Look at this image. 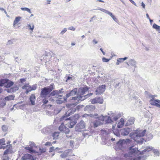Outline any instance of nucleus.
<instances>
[{"label":"nucleus","instance_id":"nucleus-1","mask_svg":"<svg viewBox=\"0 0 160 160\" xmlns=\"http://www.w3.org/2000/svg\"><path fill=\"white\" fill-rule=\"evenodd\" d=\"M68 116H67L65 115H63L60 119V120L66 121L68 120V124L67 126L69 128H72L77 122L78 119L79 118V116L78 114H76L72 117L68 118Z\"/></svg>","mask_w":160,"mask_h":160},{"label":"nucleus","instance_id":"nucleus-2","mask_svg":"<svg viewBox=\"0 0 160 160\" xmlns=\"http://www.w3.org/2000/svg\"><path fill=\"white\" fill-rule=\"evenodd\" d=\"M76 103L68 104L67 105V107L68 108V111L66 112V115L67 116H69L74 113L76 110L79 111L80 109L84 107L83 105H78L76 106Z\"/></svg>","mask_w":160,"mask_h":160},{"label":"nucleus","instance_id":"nucleus-3","mask_svg":"<svg viewBox=\"0 0 160 160\" xmlns=\"http://www.w3.org/2000/svg\"><path fill=\"white\" fill-rule=\"evenodd\" d=\"M133 146H132L129 148L128 149L129 151L128 153L124 154L125 157H132L134 156L140 155V152H141V151L138 150V148H133Z\"/></svg>","mask_w":160,"mask_h":160},{"label":"nucleus","instance_id":"nucleus-4","mask_svg":"<svg viewBox=\"0 0 160 160\" xmlns=\"http://www.w3.org/2000/svg\"><path fill=\"white\" fill-rule=\"evenodd\" d=\"M54 84L52 83L49 86L42 88L40 95L41 97L45 98L54 89Z\"/></svg>","mask_w":160,"mask_h":160},{"label":"nucleus","instance_id":"nucleus-5","mask_svg":"<svg viewBox=\"0 0 160 160\" xmlns=\"http://www.w3.org/2000/svg\"><path fill=\"white\" fill-rule=\"evenodd\" d=\"M146 130L145 129L141 132H139L138 130L135 132H132L130 133L129 136L130 137L135 141L138 138L143 137L145 134Z\"/></svg>","mask_w":160,"mask_h":160},{"label":"nucleus","instance_id":"nucleus-6","mask_svg":"<svg viewBox=\"0 0 160 160\" xmlns=\"http://www.w3.org/2000/svg\"><path fill=\"white\" fill-rule=\"evenodd\" d=\"M149 96V98H152V99L149 100L150 104L152 105L155 106L160 108V100L159 99H154V98L157 97V96L156 95H152L150 94Z\"/></svg>","mask_w":160,"mask_h":160},{"label":"nucleus","instance_id":"nucleus-7","mask_svg":"<svg viewBox=\"0 0 160 160\" xmlns=\"http://www.w3.org/2000/svg\"><path fill=\"white\" fill-rule=\"evenodd\" d=\"M51 54V53L50 52H45L43 55L41 57V60L46 63L49 61V59L52 57Z\"/></svg>","mask_w":160,"mask_h":160},{"label":"nucleus","instance_id":"nucleus-8","mask_svg":"<svg viewBox=\"0 0 160 160\" xmlns=\"http://www.w3.org/2000/svg\"><path fill=\"white\" fill-rule=\"evenodd\" d=\"M85 127V122L83 120H81L78 123L75 127L76 131L81 132L82 130Z\"/></svg>","mask_w":160,"mask_h":160},{"label":"nucleus","instance_id":"nucleus-9","mask_svg":"<svg viewBox=\"0 0 160 160\" xmlns=\"http://www.w3.org/2000/svg\"><path fill=\"white\" fill-rule=\"evenodd\" d=\"M96 10H99L107 14L110 16L116 22H117V18L114 16L112 13L111 12H109V11L104 9L103 8H98V9H96Z\"/></svg>","mask_w":160,"mask_h":160},{"label":"nucleus","instance_id":"nucleus-10","mask_svg":"<svg viewBox=\"0 0 160 160\" xmlns=\"http://www.w3.org/2000/svg\"><path fill=\"white\" fill-rule=\"evenodd\" d=\"M91 102L92 104L97 103L102 104L103 102V100L102 98L97 97L93 99Z\"/></svg>","mask_w":160,"mask_h":160},{"label":"nucleus","instance_id":"nucleus-11","mask_svg":"<svg viewBox=\"0 0 160 160\" xmlns=\"http://www.w3.org/2000/svg\"><path fill=\"white\" fill-rule=\"evenodd\" d=\"M106 86L105 85H102L99 86L98 88L96 90V94H101L104 92Z\"/></svg>","mask_w":160,"mask_h":160},{"label":"nucleus","instance_id":"nucleus-12","mask_svg":"<svg viewBox=\"0 0 160 160\" xmlns=\"http://www.w3.org/2000/svg\"><path fill=\"white\" fill-rule=\"evenodd\" d=\"M89 90V88L85 86L83 88H80L78 91L77 95L81 94L83 95L86 92L88 91Z\"/></svg>","mask_w":160,"mask_h":160},{"label":"nucleus","instance_id":"nucleus-13","mask_svg":"<svg viewBox=\"0 0 160 160\" xmlns=\"http://www.w3.org/2000/svg\"><path fill=\"white\" fill-rule=\"evenodd\" d=\"M52 127L51 126L44 128L42 130V132L45 134H49L52 132Z\"/></svg>","mask_w":160,"mask_h":160},{"label":"nucleus","instance_id":"nucleus-14","mask_svg":"<svg viewBox=\"0 0 160 160\" xmlns=\"http://www.w3.org/2000/svg\"><path fill=\"white\" fill-rule=\"evenodd\" d=\"M124 145L122 139H120L117 142L115 147L117 149L122 150L123 148V145Z\"/></svg>","mask_w":160,"mask_h":160},{"label":"nucleus","instance_id":"nucleus-15","mask_svg":"<svg viewBox=\"0 0 160 160\" xmlns=\"http://www.w3.org/2000/svg\"><path fill=\"white\" fill-rule=\"evenodd\" d=\"M63 90L64 89L63 88H62L60 90H55L57 93V98H59L62 97L63 96V95L62 94V93H67L66 92H68V91H64Z\"/></svg>","mask_w":160,"mask_h":160},{"label":"nucleus","instance_id":"nucleus-16","mask_svg":"<svg viewBox=\"0 0 160 160\" xmlns=\"http://www.w3.org/2000/svg\"><path fill=\"white\" fill-rule=\"evenodd\" d=\"M130 128H125L122 129L120 130L121 134L123 136H126L130 132Z\"/></svg>","mask_w":160,"mask_h":160},{"label":"nucleus","instance_id":"nucleus-17","mask_svg":"<svg viewBox=\"0 0 160 160\" xmlns=\"http://www.w3.org/2000/svg\"><path fill=\"white\" fill-rule=\"evenodd\" d=\"M95 107L92 105H88L84 108V111L88 112L92 111L95 109Z\"/></svg>","mask_w":160,"mask_h":160},{"label":"nucleus","instance_id":"nucleus-18","mask_svg":"<svg viewBox=\"0 0 160 160\" xmlns=\"http://www.w3.org/2000/svg\"><path fill=\"white\" fill-rule=\"evenodd\" d=\"M135 120V118L134 117H130L127 121L125 125L128 126L131 125L134 123Z\"/></svg>","mask_w":160,"mask_h":160},{"label":"nucleus","instance_id":"nucleus-19","mask_svg":"<svg viewBox=\"0 0 160 160\" xmlns=\"http://www.w3.org/2000/svg\"><path fill=\"white\" fill-rule=\"evenodd\" d=\"M153 147L150 146H148V147H147L146 148L144 149L143 151H142L140 152V155H143V154L144 153L146 152H148L149 151L152 150L153 149Z\"/></svg>","mask_w":160,"mask_h":160},{"label":"nucleus","instance_id":"nucleus-20","mask_svg":"<svg viewBox=\"0 0 160 160\" xmlns=\"http://www.w3.org/2000/svg\"><path fill=\"white\" fill-rule=\"evenodd\" d=\"M30 101L31 102V104L32 105H35V101L36 99V97L34 94H32L29 98Z\"/></svg>","mask_w":160,"mask_h":160},{"label":"nucleus","instance_id":"nucleus-21","mask_svg":"<svg viewBox=\"0 0 160 160\" xmlns=\"http://www.w3.org/2000/svg\"><path fill=\"white\" fill-rule=\"evenodd\" d=\"M93 126L94 128H96L102 124V122L99 120H96L93 122Z\"/></svg>","mask_w":160,"mask_h":160},{"label":"nucleus","instance_id":"nucleus-22","mask_svg":"<svg viewBox=\"0 0 160 160\" xmlns=\"http://www.w3.org/2000/svg\"><path fill=\"white\" fill-rule=\"evenodd\" d=\"M32 157V155L28 153H26L21 158L22 160H27L31 159V158Z\"/></svg>","mask_w":160,"mask_h":160},{"label":"nucleus","instance_id":"nucleus-23","mask_svg":"<svg viewBox=\"0 0 160 160\" xmlns=\"http://www.w3.org/2000/svg\"><path fill=\"white\" fill-rule=\"evenodd\" d=\"M58 98V99L56 100V102L58 104H61L63 102H64L67 101V100H66V98H64V97L62 98Z\"/></svg>","mask_w":160,"mask_h":160},{"label":"nucleus","instance_id":"nucleus-24","mask_svg":"<svg viewBox=\"0 0 160 160\" xmlns=\"http://www.w3.org/2000/svg\"><path fill=\"white\" fill-rule=\"evenodd\" d=\"M70 151V150H66L61 154L60 155L61 157L62 158H66L69 155V153Z\"/></svg>","mask_w":160,"mask_h":160},{"label":"nucleus","instance_id":"nucleus-25","mask_svg":"<svg viewBox=\"0 0 160 160\" xmlns=\"http://www.w3.org/2000/svg\"><path fill=\"white\" fill-rule=\"evenodd\" d=\"M129 64L134 68H136L137 67L136 62L135 61L134 59H131L129 60Z\"/></svg>","mask_w":160,"mask_h":160},{"label":"nucleus","instance_id":"nucleus-26","mask_svg":"<svg viewBox=\"0 0 160 160\" xmlns=\"http://www.w3.org/2000/svg\"><path fill=\"white\" fill-rule=\"evenodd\" d=\"M124 124V119L123 118L120 119V121L118 122L117 125V127L118 128H122Z\"/></svg>","mask_w":160,"mask_h":160},{"label":"nucleus","instance_id":"nucleus-27","mask_svg":"<svg viewBox=\"0 0 160 160\" xmlns=\"http://www.w3.org/2000/svg\"><path fill=\"white\" fill-rule=\"evenodd\" d=\"M122 114L120 112H119L117 113L115 112V115L114 116V117L112 118V119L114 121H116L119 118L121 117Z\"/></svg>","mask_w":160,"mask_h":160},{"label":"nucleus","instance_id":"nucleus-28","mask_svg":"<svg viewBox=\"0 0 160 160\" xmlns=\"http://www.w3.org/2000/svg\"><path fill=\"white\" fill-rule=\"evenodd\" d=\"M25 149L27 150H28L29 152L31 153H38V152H36L35 150H33L32 148L31 147H26L25 148Z\"/></svg>","mask_w":160,"mask_h":160},{"label":"nucleus","instance_id":"nucleus-29","mask_svg":"<svg viewBox=\"0 0 160 160\" xmlns=\"http://www.w3.org/2000/svg\"><path fill=\"white\" fill-rule=\"evenodd\" d=\"M13 84L14 82H13L8 80L7 81V82L5 83V84L6 88H10L13 85Z\"/></svg>","mask_w":160,"mask_h":160},{"label":"nucleus","instance_id":"nucleus-30","mask_svg":"<svg viewBox=\"0 0 160 160\" xmlns=\"http://www.w3.org/2000/svg\"><path fill=\"white\" fill-rule=\"evenodd\" d=\"M144 139L142 138H138L135 141L138 144H142L143 142Z\"/></svg>","mask_w":160,"mask_h":160},{"label":"nucleus","instance_id":"nucleus-31","mask_svg":"<svg viewBox=\"0 0 160 160\" xmlns=\"http://www.w3.org/2000/svg\"><path fill=\"white\" fill-rule=\"evenodd\" d=\"M14 96L13 95H9L8 96L5 97L4 98V99L5 101H10L14 100Z\"/></svg>","mask_w":160,"mask_h":160},{"label":"nucleus","instance_id":"nucleus-32","mask_svg":"<svg viewBox=\"0 0 160 160\" xmlns=\"http://www.w3.org/2000/svg\"><path fill=\"white\" fill-rule=\"evenodd\" d=\"M111 118L110 116H109L108 117L107 116V117L105 118V121L106 123L108 124L113 122V121L111 119Z\"/></svg>","mask_w":160,"mask_h":160},{"label":"nucleus","instance_id":"nucleus-33","mask_svg":"<svg viewBox=\"0 0 160 160\" xmlns=\"http://www.w3.org/2000/svg\"><path fill=\"white\" fill-rule=\"evenodd\" d=\"M152 28L158 31L160 33V26L155 23H154L152 25Z\"/></svg>","mask_w":160,"mask_h":160},{"label":"nucleus","instance_id":"nucleus-34","mask_svg":"<svg viewBox=\"0 0 160 160\" xmlns=\"http://www.w3.org/2000/svg\"><path fill=\"white\" fill-rule=\"evenodd\" d=\"M8 80V79H2L1 80L0 79V86H3Z\"/></svg>","mask_w":160,"mask_h":160},{"label":"nucleus","instance_id":"nucleus-35","mask_svg":"<svg viewBox=\"0 0 160 160\" xmlns=\"http://www.w3.org/2000/svg\"><path fill=\"white\" fill-rule=\"evenodd\" d=\"M21 18L20 17H16L13 22V25L14 26L15 25L17 24L20 21Z\"/></svg>","mask_w":160,"mask_h":160},{"label":"nucleus","instance_id":"nucleus-36","mask_svg":"<svg viewBox=\"0 0 160 160\" xmlns=\"http://www.w3.org/2000/svg\"><path fill=\"white\" fill-rule=\"evenodd\" d=\"M72 100H73L74 101H77L76 102V103L78 104L79 103V95H77V96L74 97H72Z\"/></svg>","mask_w":160,"mask_h":160},{"label":"nucleus","instance_id":"nucleus-37","mask_svg":"<svg viewBox=\"0 0 160 160\" xmlns=\"http://www.w3.org/2000/svg\"><path fill=\"white\" fill-rule=\"evenodd\" d=\"M6 101L4 99L2 100L1 101H0V107L3 108L6 105Z\"/></svg>","mask_w":160,"mask_h":160},{"label":"nucleus","instance_id":"nucleus-38","mask_svg":"<svg viewBox=\"0 0 160 160\" xmlns=\"http://www.w3.org/2000/svg\"><path fill=\"white\" fill-rule=\"evenodd\" d=\"M70 92L72 96H73L76 95L77 93H78L77 88H74L72 90L70 91Z\"/></svg>","mask_w":160,"mask_h":160},{"label":"nucleus","instance_id":"nucleus-39","mask_svg":"<svg viewBox=\"0 0 160 160\" xmlns=\"http://www.w3.org/2000/svg\"><path fill=\"white\" fill-rule=\"evenodd\" d=\"M107 117V116H103L101 115L100 116L98 117V119L99 120L101 121V122H103L105 121V118Z\"/></svg>","mask_w":160,"mask_h":160},{"label":"nucleus","instance_id":"nucleus-40","mask_svg":"<svg viewBox=\"0 0 160 160\" xmlns=\"http://www.w3.org/2000/svg\"><path fill=\"white\" fill-rule=\"evenodd\" d=\"M59 133L58 132H55L53 133L52 134V137L53 139H57L59 135Z\"/></svg>","mask_w":160,"mask_h":160},{"label":"nucleus","instance_id":"nucleus-41","mask_svg":"<svg viewBox=\"0 0 160 160\" xmlns=\"http://www.w3.org/2000/svg\"><path fill=\"white\" fill-rule=\"evenodd\" d=\"M122 141H123V142L124 143V144H129L131 143V139L127 138L126 139H122Z\"/></svg>","mask_w":160,"mask_h":160},{"label":"nucleus","instance_id":"nucleus-42","mask_svg":"<svg viewBox=\"0 0 160 160\" xmlns=\"http://www.w3.org/2000/svg\"><path fill=\"white\" fill-rule=\"evenodd\" d=\"M65 127L66 126L64 125V123H62L61 124L59 127L58 129L59 130H60L61 132H62L63 131V130L64 129Z\"/></svg>","mask_w":160,"mask_h":160},{"label":"nucleus","instance_id":"nucleus-43","mask_svg":"<svg viewBox=\"0 0 160 160\" xmlns=\"http://www.w3.org/2000/svg\"><path fill=\"white\" fill-rule=\"evenodd\" d=\"M79 95V102L83 101L86 99L84 96L81 94L78 95Z\"/></svg>","mask_w":160,"mask_h":160},{"label":"nucleus","instance_id":"nucleus-44","mask_svg":"<svg viewBox=\"0 0 160 160\" xmlns=\"http://www.w3.org/2000/svg\"><path fill=\"white\" fill-rule=\"evenodd\" d=\"M28 27L30 30L33 31L34 28V26L32 23L31 24H28Z\"/></svg>","mask_w":160,"mask_h":160},{"label":"nucleus","instance_id":"nucleus-45","mask_svg":"<svg viewBox=\"0 0 160 160\" xmlns=\"http://www.w3.org/2000/svg\"><path fill=\"white\" fill-rule=\"evenodd\" d=\"M62 132L67 134L69 133L70 130L68 128H67L66 127L63 130V131Z\"/></svg>","mask_w":160,"mask_h":160},{"label":"nucleus","instance_id":"nucleus-46","mask_svg":"<svg viewBox=\"0 0 160 160\" xmlns=\"http://www.w3.org/2000/svg\"><path fill=\"white\" fill-rule=\"evenodd\" d=\"M152 151L155 155H157L158 156H159V152L158 150L156 149H152Z\"/></svg>","mask_w":160,"mask_h":160},{"label":"nucleus","instance_id":"nucleus-47","mask_svg":"<svg viewBox=\"0 0 160 160\" xmlns=\"http://www.w3.org/2000/svg\"><path fill=\"white\" fill-rule=\"evenodd\" d=\"M18 88L17 87H14L13 88H12L10 89V91H9L8 90L7 91L8 92H15L16 90H18Z\"/></svg>","mask_w":160,"mask_h":160},{"label":"nucleus","instance_id":"nucleus-48","mask_svg":"<svg viewBox=\"0 0 160 160\" xmlns=\"http://www.w3.org/2000/svg\"><path fill=\"white\" fill-rule=\"evenodd\" d=\"M21 9L22 11H26L29 13H32L30 9L27 8H21Z\"/></svg>","mask_w":160,"mask_h":160},{"label":"nucleus","instance_id":"nucleus-49","mask_svg":"<svg viewBox=\"0 0 160 160\" xmlns=\"http://www.w3.org/2000/svg\"><path fill=\"white\" fill-rule=\"evenodd\" d=\"M2 129L4 132H6L8 131V128L6 125H4L2 126Z\"/></svg>","mask_w":160,"mask_h":160},{"label":"nucleus","instance_id":"nucleus-50","mask_svg":"<svg viewBox=\"0 0 160 160\" xmlns=\"http://www.w3.org/2000/svg\"><path fill=\"white\" fill-rule=\"evenodd\" d=\"M12 152L10 151L8 149H6L3 153L4 155H6L8 154H11L12 153Z\"/></svg>","mask_w":160,"mask_h":160},{"label":"nucleus","instance_id":"nucleus-51","mask_svg":"<svg viewBox=\"0 0 160 160\" xmlns=\"http://www.w3.org/2000/svg\"><path fill=\"white\" fill-rule=\"evenodd\" d=\"M108 114L112 118L115 115V112L113 113L112 111H109L108 112Z\"/></svg>","mask_w":160,"mask_h":160},{"label":"nucleus","instance_id":"nucleus-52","mask_svg":"<svg viewBox=\"0 0 160 160\" xmlns=\"http://www.w3.org/2000/svg\"><path fill=\"white\" fill-rule=\"evenodd\" d=\"M0 144L2 145H5V140L4 138L0 139Z\"/></svg>","mask_w":160,"mask_h":160},{"label":"nucleus","instance_id":"nucleus-53","mask_svg":"<svg viewBox=\"0 0 160 160\" xmlns=\"http://www.w3.org/2000/svg\"><path fill=\"white\" fill-rule=\"evenodd\" d=\"M2 160H9L10 158L7 155H4L2 157Z\"/></svg>","mask_w":160,"mask_h":160},{"label":"nucleus","instance_id":"nucleus-54","mask_svg":"<svg viewBox=\"0 0 160 160\" xmlns=\"http://www.w3.org/2000/svg\"><path fill=\"white\" fill-rule=\"evenodd\" d=\"M6 148H7V149H8L10 150V151L12 152V146L11 144L7 145L6 146Z\"/></svg>","mask_w":160,"mask_h":160},{"label":"nucleus","instance_id":"nucleus-55","mask_svg":"<svg viewBox=\"0 0 160 160\" xmlns=\"http://www.w3.org/2000/svg\"><path fill=\"white\" fill-rule=\"evenodd\" d=\"M50 95L51 96H54L56 95V97L57 98V93L56 92L55 90L53 91L50 93Z\"/></svg>","mask_w":160,"mask_h":160},{"label":"nucleus","instance_id":"nucleus-56","mask_svg":"<svg viewBox=\"0 0 160 160\" xmlns=\"http://www.w3.org/2000/svg\"><path fill=\"white\" fill-rule=\"evenodd\" d=\"M31 89H32L31 88V86L29 85V87H28V88L26 90V93L27 94H28L29 92L32 91V90H31Z\"/></svg>","mask_w":160,"mask_h":160},{"label":"nucleus","instance_id":"nucleus-57","mask_svg":"<svg viewBox=\"0 0 160 160\" xmlns=\"http://www.w3.org/2000/svg\"><path fill=\"white\" fill-rule=\"evenodd\" d=\"M89 133H90L89 132V133H88V132L86 133V132H83L82 133V135L84 136V137H85V138H86V137L88 138V136L89 135Z\"/></svg>","mask_w":160,"mask_h":160},{"label":"nucleus","instance_id":"nucleus-58","mask_svg":"<svg viewBox=\"0 0 160 160\" xmlns=\"http://www.w3.org/2000/svg\"><path fill=\"white\" fill-rule=\"evenodd\" d=\"M120 83V82H118L117 83H116L115 84H114L113 85L114 87L115 88H120V86H119Z\"/></svg>","mask_w":160,"mask_h":160},{"label":"nucleus","instance_id":"nucleus-59","mask_svg":"<svg viewBox=\"0 0 160 160\" xmlns=\"http://www.w3.org/2000/svg\"><path fill=\"white\" fill-rule=\"evenodd\" d=\"M37 88V84L33 85L32 87H31V90H35Z\"/></svg>","mask_w":160,"mask_h":160},{"label":"nucleus","instance_id":"nucleus-60","mask_svg":"<svg viewBox=\"0 0 160 160\" xmlns=\"http://www.w3.org/2000/svg\"><path fill=\"white\" fill-rule=\"evenodd\" d=\"M29 84H27L24 85L22 87V88L23 89H27L28 87H29Z\"/></svg>","mask_w":160,"mask_h":160},{"label":"nucleus","instance_id":"nucleus-61","mask_svg":"<svg viewBox=\"0 0 160 160\" xmlns=\"http://www.w3.org/2000/svg\"><path fill=\"white\" fill-rule=\"evenodd\" d=\"M110 59H108V58H106L105 57H103L102 58V61L103 62H108L110 60Z\"/></svg>","mask_w":160,"mask_h":160},{"label":"nucleus","instance_id":"nucleus-62","mask_svg":"<svg viewBox=\"0 0 160 160\" xmlns=\"http://www.w3.org/2000/svg\"><path fill=\"white\" fill-rule=\"evenodd\" d=\"M67 30V29L66 28H65L62 30L60 32V34L63 35L64 34Z\"/></svg>","mask_w":160,"mask_h":160},{"label":"nucleus","instance_id":"nucleus-63","mask_svg":"<svg viewBox=\"0 0 160 160\" xmlns=\"http://www.w3.org/2000/svg\"><path fill=\"white\" fill-rule=\"evenodd\" d=\"M70 145L72 147L74 146V142L73 141L70 140Z\"/></svg>","mask_w":160,"mask_h":160},{"label":"nucleus","instance_id":"nucleus-64","mask_svg":"<svg viewBox=\"0 0 160 160\" xmlns=\"http://www.w3.org/2000/svg\"><path fill=\"white\" fill-rule=\"evenodd\" d=\"M42 102L44 104H46L48 103V101L46 99L44 98L42 100Z\"/></svg>","mask_w":160,"mask_h":160}]
</instances>
